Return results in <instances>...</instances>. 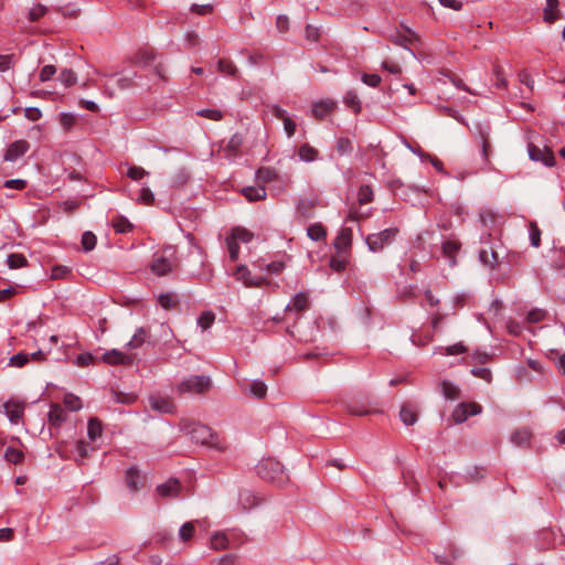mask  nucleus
<instances>
[{"instance_id":"1","label":"nucleus","mask_w":565,"mask_h":565,"mask_svg":"<svg viewBox=\"0 0 565 565\" xmlns=\"http://www.w3.org/2000/svg\"><path fill=\"white\" fill-rule=\"evenodd\" d=\"M256 471L262 479L275 482L278 486L284 484L288 480L282 465L273 458L259 461L256 466Z\"/></svg>"},{"instance_id":"2","label":"nucleus","mask_w":565,"mask_h":565,"mask_svg":"<svg viewBox=\"0 0 565 565\" xmlns=\"http://www.w3.org/2000/svg\"><path fill=\"white\" fill-rule=\"evenodd\" d=\"M212 387V379L209 375H190L183 379L177 386L180 394H204Z\"/></svg>"},{"instance_id":"3","label":"nucleus","mask_w":565,"mask_h":565,"mask_svg":"<svg viewBox=\"0 0 565 565\" xmlns=\"http://www.w3.org/2000/svg\"><path fill=\"white\" fill-rule=\"evenodd\" d=\"M397 233V227L385 228L379 233L367 235L365 237V244L373 253L382 252L386 246L393 243Z\"/></svg>"},{"instance_id":"4","label":"nucleus","mask_w":565,"mask_h":565,"mask_svg":"<svg viewBox=\"0 0 565 565\" xmlns=\"http://www.w3.org/2000/svg\"><path fill=\"white\" fill-rule=\"evenodd\" d=\"M115 74L105 75L106 82L104 84L105 92L108 94L109 97H113L115 95V85L120 90H127L134 88L137 84L135 82V78L137 77V74L135 72L129 74H121L118 78L115 79Z\"/></svg>"},{"instance_id":"5","label":"nucleus","mask_w":565,"mask_h":565,"mask_svg":"<svg viewBox=\"0 0 565 565\" xmlns=\"http://www.w3.org/2000/svg\"><path fill=\"white\" fill-rule=\"evenodd\" d=\"M163 254L164 255H156L150 265L151 271L158 276L169 274L175 265L171 258L174 254V249L172 247H167L163 250Z\"/></svg>"},{"instance_id":"6","label":"nucleus","mask_w":565,"mask_h":565,"mask_svg":"<svg viewBox=\"0 0 565 565\" xmlns=\"http://www.w3.org/2000/svg\"><path fill=\"white\" fill-rule=\"evenodd\" d=\"M232 276L244 284L248 288H258L267 284V279L263 276L252 275L246 265H237Z\"/></svg>"},{"instance_id":"7","label":"nucleus","mask_w":565,"mask_h":565,"mask_svg":"<svg viewBox=\"0 0 565 565\" xmlns=\"http://www.w3.org/2000/svg\"><path fill=\"white\" fill-rule=\"evenodd\" d=\"M481 412L482 407L477 403H460L455 407L451 417L455 423L461 424L467 420L469 416L478 415Z\"/></svg>"},{"instance_id":"8","label":"nucleus","mask_w":565,"mask_h":565,"mask_svg":"<svg viewBox=\"0 0 565 565\" xmlns=\"http://www.w3.org/2000/svg\"><path fill=\"white\" fill-rule=\"evenodd\" d=\"M529 158L535 162H542L545 167L552 168L555 166V157L548 148L541 149L540 147L530 143L527 146Z\"/></svg>"},{"instance_id":"9","label":"nucleus","mask_w":565,"mask_h":565,"mask_svg":"<svg viewBox=\"0 0 565 565\" xmlns=\"http://www.w3.org/2000/svg\"><path fill=\"white\" fill-rule=\"evenodd\" d=\"M188 434L196 444L213 446V434L210 427L203 424H193L188 428Z\"/></svg>"},{"instance_id":"10","label":"nucleus","mask_w":565,"mask_h":565,"mask_svg":"<svg viewBox=\"0 0 565 565\" xmlns=\"http://www.w3.org/2000/svg\"><path fill=\"white\" fill-rule=\"evenodd\" d=\"M30 149V143L24 140H15L10 143L3 154V160L8 162H15L22 158Z\"/></svg>"},{"instance_id":"11","label":"nucleus","mask_w":565,"mask_h":565,"mask_svg":"<svg viewBox=\"0 0 565 565\" xmlns=\"http://www.w3.org/2000/svg\"><path fill=\"white\" fill-rule=\"evenodd\" d=\"M490 132H491V128L488 122H484V124L479 122L476 125V134L481 143V154H482V158L484 161H488L489 156H490V148H491Z\"/></svg>"},{"instance_id":"12","label":"nucleus","mask_w":565,"mask_h":565,"mask_svg":"<svg viewBox=\"0 0 565 565\" xmlns=\"http://www.w3.org/2000/svg\"><path fill=\"white\" fill-rule=\"evenodd\" d=\"M181 490H182V486H181L180 481L178 479H173V478L159 484L156 489L157 493L161 498H166V499L179 498Z\"/></svg>"},{"instance_id":"13","label":"nucleus","mask_w":565,"mask_h":565,"mask_svg":"<svg viewBox=\"0 0 565 565\" xmlns=\"http://www.w3.org/2000/svg\"><path fill=\"white\" fill-rule=\"evenodd\" d=\"M351 243L352 230L350 227H342L333 242V246L337 249L339 256H342L350 250Z\"/></svg>"},{"instance_id":"14","label":"nucleus","mask_w":565,"mask_h":565,"mask_svg":"<svg viewBox=\"0 0 565 565\" xmlns=\"http://www.w3.org/2000/svg\"><path fill=\"white\" fill-rule=\"evenodd\" d=\"M102 360L110 365H129L134 362V356L131 354L124 353L119 350L113 349L105 352L102 356Z\"/></svg>"},{"instance_id":"15","label":"nucleus","mask_w":565,"mask_h":565,"mask_svg":"<svg viewBox=\"0 0 565 565\" xmlns=\"http://www.w3.org/2000/svg\"><path fill=\"white\" fill-rule=\"evenodd\" d=\"M479 260L483 265L494 268L500 263V257L493 245L486 243L479 250Z\"/></svg>"},{"instance_id":"16","label":"nucleus","mask_w":565,"mask_h":565,"mask_svg":"<svg viewBox=\"0 0 565 565\" xmlns=\"http://www.w3.org/2000/svg\"><path fill=\"white\" fill-rule=\"evenodd\" d=\"M3 408L9 420L13 425L19 424L24 414V404L22 402L11 399L4 403Z\"/></svg>"},{"instance_id":"17","label":"nucleus","mask_w":565,"mask_h":565,"mask_svg":"<svg viewBox=\"0 0 565 565\" xmlns=\"http://www.w3.org/2000/svg\"><path fill=\"white\" fill-rule=\"evenodd\" d=\"M68 418L67 412L58 404H53L49 412V423L55 428H60Z\"/></svg>"},{"instance_id":"18","label":"nucleus","mask_w":565,"mask_h":565,"mask_svg":"<svg viewBox=\"0 0 565 565\" xmlns=\"http://www.w3.org/2000/svg\"><path fill=\"white\" fill-rule=\"evenodd\" d=\"M149 403L151 408L161 414H170L174 411V403L168 397L150 396Z\"/></svg>"},{"instance_id":"19","label":"nucleus","mask_w":565,"mask_h":565,"mask_svg":"<svg viewBox=\"0 0 565 565\" xmlns=\"http://www.w3.org/2000/svg\"><path fill=\"white\" fill-rule=\"evenodd\" d=\"M260 499L248 489H242L238 494V503L244 511L250 510L258 505Z\"/></svg>"},{"instance_id":"20","label":"nucleus","mask_w":565,"mask_h":565,"mask_svg":"<svg viewBox=\"0 0 565 565\" xmlns=\"http://www.w3.org/2000/svg\"><path fill=\"white\" fill-rule=\"evenodd\" d=\"M308 295L303 291H300L295 295L294 299L286 306L285 310L302 312L308 308Z\"/></svg>"},{"instance_id":"21","label":"nucleus","mask_w":565,"mask_h":565,"mask_svg":"<svg viewBox=\"0 0 565 565\" xmlns=\"http://www.w3.org/2000/svg\"><path fill=\"white\" fill-rule=\"evenodd\" d=\"M94 450V447H90L86 441L84 440H77L74 443L72 454L74 459L81 463L83 462L90 451Z\"/></svg>"},{"instance_id":"22","label":"nucleus","mask_w":565,"mask_h":565,"mask_svg":"<svg viewBox=\"0 0 565 565\" xmlns=\"http://www.w3.org/2000/svg\"><path fill=\"white\" fill-rule=\"evenodd\" d=\"M241 193L249 201L265 200L267 196L266 189L264 186H245L241 190Z\"/></svg>"},{"instance_id":"23","label":"nucleus","mask_w":565,"mask_h":565,"mask_svg":"<svg viewBox=\"0 0 565 565\" xmlns=\"http://www.w3.org/2000/svg\"><path fill=\"white\" fill-rule=\"evenodd\" d=\"M335 106L337 103L331 99L317 102L312 106V114L317 118H323L326 115L331 113Z\"/></svg>"},{"instance_id":"24","label":"nucleus","mask_w":565,"mask_h":565,"mask_svg":"<svg viewBox=\"0 0 565 565\" xmlns=\"http://www.w3.org/2000/svg\"><path fill=\"white\" fill-rule=\"evenodd\" d=\"M532 433L529 428H520L512 433L511 441L519 447H526L530 445Z\"/></svg>"},{"instance_id":"25","label":"nucleus","mask_w":565,"mask_h":565,"mask_svg":"<svg viewBox=\"0 0 565 565\" xmlns=\"http://www.w3.org/2000/svg\"><path fill=\"white\" fill-rule=\"evenodd\" d=\"M149 332L146 328H138L132 338L127 342L126 348L129 350H135L140 348L148 339Z\"/></svg>"},{"instance_id":"26","label":"nucleus","mask_w":565,"mask_h":565,"mask_svg":"<svg viewBox=\"0 0 565 565\" xmlns=\"http://www.w3.org/2000/svg\"><path fill=\"white\" fill-rule=\"evenodd\" d=\"M103 435V424L96 418H89L87 423V437L92 443L97 441Z\"/></svg>"},{"instance_id":"27","label":"nucleus","mask_w":565,"mask_h":565,"mask_svg":"<svg viewBox=\"0 0 565 565\" xmlns=\"http://www.w3.org/2000/svg\"><path fill=\"white\" fill-rule=\"evenodd\" d=\"M298 157L303 162H313L319 158V151L309 143H303L298 149Z\"/></svg>"},{"instance_id":"28","label":"nucleus","mask_w":565,"mask_h":565,"mask_svg":"<svg viewBox=\"0 0 565 565\" xmlns=\"http://www.w3.org/2000/svg\"><path fill=\"white\" fill-rule=\"evenodd\" d=\"M230 546V541L224 532H215L210 540V547L214 551H223Z\"/></svg>"},{"instance_id":"29","label":"nucleus","mask_w":565,"mask_h":565,"mask_svg":"<svg viewBox=\"0 0 565 565\" xmlns=\"http://www.w3.org/2000/svg\"><path fill=\"white\" fill-rule=\"evenodd\" d=\"M343 104L352 109L354 114H359L362 110L361 100L354 90H348L345 93Z\"/></svg>"},{"instance_id":"30","label":"nucleus","mask_w":565,"mask_h":565,"mask_svg":"<svg viewBox=\"0 0 565 565\" xmlns=\"http://www.w3.org/2000/svg\"><path fill=\"white\" fill-rule=\"evenodd\" d=\"M558 0H546V7L544 9V21L547 23H554L558 19Z\"/></svg>"},{"instance_id":"31","label":"nucleus","mask_w":565,"mask_h":565,"mask_svg":"<svg viewBox=\"0 0 565 565\" xmlns=\"http://www.w3.org/2000/svg\"><path fill=\"white\" fill-rule=\"evenodd\" d=\"M440 390H441L443 395L447 399L454 401L459 397V393H460L459 387L448 380H444L440 383Z\"/></svg>"},{"instance_id":"32","label":"nucleus","mask_w":565,"mask_h":565,"mask_svg":"<svg viewBox=\"0 0 565 565\" xmlns=\"http://www.w3.org/2000/svg\"><path fill=\"white\" fill-rule=\"evenodd\" d=\"M399 417L406 426H412L417 420V413L411 405H403L399 412Z\"/></svg>"},{"instance_id":"33","label":"nucleus","mask_w":565,"mask_h":565,"mask_svg":"<svg viewBox=\"0 0 565 565\" xmlns=\"http://www.w3.org/2000/svg\"><path fill=\"white\" fill-rule=\"evenodd\" d=\"M307 235L310 239L318 242L327 236V231L322 224L315 223L307 228Z\"/></svg>"},{"instance_id":"34","label":"nucleus","mask_w":565,"mask_h":565,"mask_svg":"<svg viewBox=\"0 0 565 565\" xmlns=\"http://www.w3.org/2000/svg\"><path fill=\"white\" fill-rule=\"evenodd\" d=\"M126 482L129 489L138 490L141 482V477L138 469L131 467L126 472Z\"/></svg>"},{"instance_id":"35","label":"nucleus","mask_w":565,"mask_h":565,"mask_svg":"<svg viewBox=\"0 0 565 565\" xmlns=\"http://www.w3.org/2000/svg\"><path fill=\"white\" fill-rule=\"evenodd\" d=\"M230 237L235 239V242L237 243H249L253 239L254 235L252 232L244 227H235L232 230Z\"/></svg>"},{"instance_id":"36","label":"nucleus","mask_w":565,"mask_h":565,"mask_svg":"<svg viewBox=\"0 0 565 565\" xmlns=\"http://www.w3.org/2000/svg\"><path fill=\"white\" fill-rule=\"evenodd\" d=\"M4 459L13 465H20L24 460V454L20 449L8 447L4 451Z\"/></svg>"},{"instance_id":"37","label":"nucleus","mask_w":565,"mask_h":565,"mask_svg":"<svg viewBox=\"0 0 565 565\" xmlns=\"http://www.w3.org/2000/svg\"><path fill=\"white\" fill-rule=\"evenodd\" d=\"M63 403L70 412H77L83 407L81 398L72 393L64 395Z\"/></svg>"},{"instance_id":"38","label":"nucleus","mask_w":565,"mask_h":565,"mask_svg":"<svg viewBox=\"0 0 565 565\" xmlns=\"http://www.w3.org/2000/svg\"><path fill=\"white\" fill-rule=\"evenodd\" d=\"M158 302L163 309L169 310L177 306L178 300L174 294L163 292L158 296Z\"/></svg>"},{"instance_id":"39","label":"nucleus","mask_w":565,"mask_h":565,"mask_svg":"<svg viewBox=\"0 0 565 565\" xmlns=\"http://www.w3.org/2000/svg\"><path fill=\"white\" fill-rule=\"evenodd\" d=\"M190 177L189 170L181 168L172 175V185L177 188L183 186L190 180Z\"/></svg>"},{"instance_id":"40","label":"nucleus","mask_w":565,"mask_h":565,"mask_svg":"<svg viewBox=\"0 0 565 565\" xmlns=\"http://www.w3.org/2000/svg\"><path fill=\"white\" fill-rule=\"evenodd\" d=\"M113 227L116 233H128L132 230V224L124 216H117L113 221Z\"/></svg>"},{"instance_id":"41","label":"nucleus","mask_w":565,"mask_h":565,"mask_svg":"<svg viewBox=\"0 0 565 565\" xmlns=\"http://www.w3.org/2000/svg\"><path fill=\"white\" fill-rule=\"evenodd\" d=\"M58 121L64 130H71L77 122V115L73 113H61Z\"/></svg>"},{"instance_id":"42","label":"nucleus","mask_w":565,"mask_h":565,"mask_svg":"<svg viewBox=\"0 0 565 565\" xmlns=\"http://www.w3.org/2000/svg\"><path fill=\"white\" fill-rule=\"evenodd\" d=\"M7 264L11 269H18L28 265L25 256L22 254H10L7 257Z\"/></svg>"},{"instance_id":"43","label":"nucleus","mask_w":565,"mask_h":565,"mask_svg":"<svg viewBox=\"0 0 565 565\" xmlns=\"http://www.w3.org/2000/svg\"><path fill=\"white\" fill-rule=\"evenodd\" d=\"M466 351L467 348L461 342L448 347H440L438 349V352L443 355H458L465 353Z\"/></svg>"},{"instance_id":"44","label":"nucleus","mask_w":565,"mask_h":565,"mask_svg":"<svg viewBox=\"0 0 565 565\" xmlns=\"http://www.w3.org/2000/svg\"><path fill=\"white\" fill-rule=\"evenodd\" d=\"M243 145V137L238 134L233 135L225 146V150L230 154H236Z\"/></svg>"},{"instance_id":"45","label":"nucleus","mask_w":565,"mask_h":565,"mask_svg":"<svg viewBox=\"0 0 565 565\" xmlns=\"http://www.w3.org/2000/svg\"><path fill=\"white\" fill-rule=\"evenodd\" d=\"M82 247L85 252H90L95 248L97 238L96 235L93 232H84L82 235Z\"/></svg>"},{"instance_id":"46","label":"nucleus","mask_w":565,"mask_h":565,"mask_svg":"<svg viewBox=\"0 0 565 565\" xmlns=\"http://www.w3.org/2000/svg\"><path fill=\"white\" fill-rule=\"evenodd\" d=\"M249 392L257 398H263L266 395L267 387L263 381L255 380L249 383Z\"/></svg>"},{"instance_id":"47","label":"nucleus","mask_w":565,"mask_h":565,"mask_svg":"<svg viewBox=\"0 0 565 565\" xmlns=\"http://www.w3.org/2000/svg\"><path fill=\"white\" fill-rule=\"evenodd\" d=\"M58 81L67 88L76 83L77 76L72 70L65 68L61 72Z\"/></svg>"},{"instance_id":"48","label":"nucleus","mask_w":565,"mask_h":565,"mask_svg":"<svg viewBox=\"0 0 565 565\" xmlns=\"http://www.w3.org/2000/svg\"><path fill=\"white\" fill-rule=\"evenodd\" d=\"M198 116L207 118L210 120L218 121L223 119V113L215 108H203L196 111Z\"/></svg>"},{"instance_id":"49","label":"nucleus","mask_w":565,"mask_h":565,"mask_svg":"<svg viewBox=\"0 0 565 565\" xmlns=\"http://www.w3.org/2000/svg\"><path fill=\"white\" fill-rule=\"evenodd\" d=\"M373 191L370 185H361L358 191V200L361 204H367L373 201Z\"/></svg>"},{"instance_id":"50","label":"nucleus","mask_w":565,"mask_h":565,"mask_svg":"<svg viewBox=\"0 0 565 565\" xmlns=\"http://www.w3.org/2000/svg\"><path fill=\"white\" fill-rule=\"evenodd\" d=\"M337 151L344 156L353 151V143L349 138L341 137L337 140Z\"/></svg>"},{"instance_id":"51","label":"nucleus","mask_w":565,"mask_h":565,"mask_svg":"<svg viewBox=\"0 0 565 565\" xmlns=\"http://www.w3.org/2000/svg\"><path fill=\"white\" fill-rule=\"evenodd\" d=\"M215 320V315L211 311H204L198 318V324L202 330L209 329Z\"/></svg>"},{"instance_id":"52","label":"nucleus","mask_w":565,"mask_h":565,"mask_svg":"<svg viewBox=\"0 0 565 565\" xmlns=\"http://www.w3.org/2000/svg\"><path fill=\"white\" fill-rule=\"evenodd\" d=\"M217 68L221 73L230 76H235L237 73L236 66L231 61L226 60H220L217 62Z\"/></svg>"},{"instance_id":"53","label":"nucleus","mask_w":565,"mask_h":565,"mask_svg":"<svg viewBox=\"0 0 565 565\" xmlns=\"http://www.w3.org/2000/svg\"><path fill=\"white\" fill-rule=\"evenodd\" d=\"M30 361V355L24 352H19L10 358L9 365L14 367H22Z\"/></svg>"},{"instance_id":"54","label":"nucleus","mask_w":565,"mask_h":565,"mask_svg":"<svg viewBox=\"0 0 565 565\" xmlns=\"http://www.w3.org/2000/svg\"><path fill=\"white\" fill-rule=\"evenodd\" d=\"M71 269L67 266L56 265L52 268V279H66L71 275Z\"/></svg>"},{"instance_id":"55","label":"nucleus","mask_w":565,"mask_h":565,"mask_svg":"<svg viewBox=\"0 0 565 565\" xmlns=\"http://www.w3.org/2000/svg\"><path fill=\"white\" fill-rule=\"evenodd\" d=\"M530 241L533 247H539L541 244V231L535 222L530 223Z\"/></svg>"},{"instance_id":"56","label":"nucleus","mask_w":565,"mask_h":565,"mask_svg":"<svg viewBox=\"0 0 565 565\" xmlns=\"http://www.w3.org/2000/svg\"><path fill=\"white\" fill-rule=\"evenodd\" d=\"M226 246L228 250V255L231 260L235 262L238 259L239 255V245L235 239L231 238L230 236L226 237Z\"/></svg>"},{"instance_id":"57","label":"nucleus","mask_w":565,"mask_h":565,"mask_svg":"<svg viewBox=\"0 0 565 565\" xmlns=\"http://www.w3.org/2000/svg\"><path fill=\"white\" fill-rule=\"evenodd\" d=\"M154 201V194L149 188H142L138 195V202L141 204L150 205Z\"/></svg>"},{"instance_id":"58","label":"nucleus","mask_w":565,"mask_h":565,"mask_svg":"<svg viewBox=\"0 0 565 565\" xmlns=\"http://www.w3.org/2000/svg\"><path fill=\"white\" fill-rule=\"evenodd\" d=\"M193 533H194V523L193 522L183 523L179 531V535L182 541L190 540L193 536Z\"/></svg>"},{"instance_id":"59","label":"nucleus","mask_w":565,"mask_h":565,"mask_svg":"<svg viewBox=\"0 0 565 565\" xmlns=\"http://www.w3.org/2000/svg\"><path fill=\"white\" fill-rule=\"evenodd\" d=\"M460 244L456 241H446L443 243V253L448 256L452 257L459 249Z\"/></svg>"},{"instance_id":"60","label":"nucleus","mask_w":565,"mask_h":565,"mask_svg":"<svg viewBox=\"0 0 565 565\" xmlns=\"http://www.w3.org/2000/svg\"><path fill=\"white\" fill-rule=\"evenodd\" d=\"M470 372L473 376L479 377L488 383H490L492 380V373L488 367H473Z\"/></svg>"},{"instance_id":"61","label":"nucleus","mask_w":565,"mask_h":565,"mask_svg":"<svg viewBox=\"0 0 565 565\" xmlns=\"http://www.w3.org/2000/svg\"><path fill=\"white\" fill-rule=\"evenodd\" d=\"M545 317H546V311L545 310L535 308V309H532L527 313L526 320L529 322H531V323H536V322H540V321L544 320Z\"/></svg>"},{"instance_id":"62","label":"nucleus","mask_w":565,"mask_h":565,"mask_svg":"<svg viewBox=\"0 0 565 565\" xmlns=\"http://www.w3.org/2000/svg\"><path fill=\"white\" fill-rule=\"evenodd\" d=\"M361 81H362L365 85H367V86H370V87H374V88H375V87H377V86L381 84L382 78H381V76H380V75H377V74H366V73H364V74H362V76H361Z\"/></svg>"},{"instance_id":"63","label":"nucleus","mask_w":565,"mask_h":565,"mask_svg":"<svg viewBox=\"0 0 565 565\" xmlns=\"http://www.w3.org/2000/svg\"><path fill=\"white\" fill-rule=\"evenodd\" d=\"M148 172L141 167H130L127 171V175L135 181L141 180Z\"/></svg>"},{"instance_id":"64","label":"nucleus","mask_w":565,"mask_h":565,"mask_svg":"<svg viewBox=\"0 0 565 565\" xmlns=\"http://www.w3.org/2000/svg\"><path fill=\"white\" fill-rule=\"evenodd\" d=\"M46 12V8L42 4H36L29 11V19L31 21H38Z\"/></svg>"}]
</instances>
